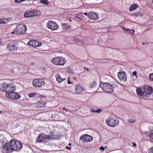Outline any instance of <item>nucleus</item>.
I'll return each mask as SVG.
<instances>
[{"label":"nucleus","mask_w":153,"mask_h":153,"mask_svg":"<svg viewBox=\"0 0 153 153\" xmlns=\"http://www.w3.org/2000/svg\"><path fill=\"white\" fill-rule=\"evenodd\" d=\"M51 62L54 65L57 66H61L65 64L66 60L62 57L59 56L53 58L51 59Z\"/></svg>","instance_id":"nucleus-5"},{"label":"nucleus","mask_w":153,"mask_h":153,"mask_svg":"<svg viewBox=\"0 0 153 153\" xmlns=\"http://www.w3.org/2000/svg\"><path fill=\"white\" fill-rule=\"evenodd\" d=\"M65 111H67H67H68V110H67V109H65Z\"/></svg>","instance_id":"nucleus-51"},{"label":"nucleus","mask_w":153,"mask_h":153,"mask_svg":"<svg viewBox=\"0 0 153 153\" xmlns=\"http://www.w3.org/2000/svg\"><path fill=\"white\" fill-rule=\"evenodd\" d=\"M32 85L35 88H40L45 85L44 80L42 79H36L33 81Z\"/></svg>","instance_id":"nucleus-8"},{"label":"nucleus","mask_w":153,"mask_h":153,"mask_svg":"<svg viewBox=\"0 0 153 153\" xmlns=\"http://www.w3.org/2000/svg\"><path fill=\"white\" fill-rule=\"evenodd\" d=\"M96 82L94 80L93 82H91L90 84L89 87L90 88H93L96 86Z\"/></svg>","instance_id":"nucleus-25"},{"label":"nucleus","mask_w":153,"mask_h":153,"mask_svg":"<svg viewBox=\"0 0 153 153\" xmlns=\"http://www.w3.org/2000/svg\"><path fill=\"white\" fill-rule=\"evenodd\" d=\"M88 18L94 20H98L99 18L98 16L96 13L93 12H89Z\"/></svg>","instance_id":"nucleus-19"},{"label":"nucleus","mask_w":153,"mask_h":153,"mask_svg":"<svg viewBox=\"0 0 153 153\" xmlns=\"http://www.w3.org/2000/svg\"><path fill=\"white\" fill-rule=\"evenodd\" d=\"M149 78L151 80L153 81V73L149 74Z\"/></svg>","instance_id":"nucleus-32"},{"label":"nucleus","mask_w":153,"mask_h":153,"mask_svg":"<svg viewBox=\"0 0 153 153\" xmlns=\"http://www.w3.org/2000/svg\"><path fill=\"white\" fill-rule=\"evenodd\" d=\"M37 142L39 143H45L48 142V140H45V138L44 134L41 133L39 134L36 139Z\"/></svg>","instance_id":"nucleus-15"},{"label":"nucleus","mask_w":153,"mask_h":153,"mask_svg":"<svg viewBox=\"0 0 153 153\" xmlns=\"http://www.w3.org/2000/svg\"><path fill=\"white\" fill-rule=\"evenodd\" d=\"M75 93L79 94L84 90V87L79 85H76L75 87Z\"/></svg>","instance_id":"nucleus-18"},{"label":"nucleus","mask_w":153,"mask_h":153,"mask_svg":"<svg viewBox=\"0 0 153 153\" xmlns=\"http://www.w3.org/2000/svg\"><path fill=\"white\" fill-rule=\"evenodd\" d=\"M1 40V39H0V45L1 43L2 42Z\"/></svg>","instance_id":"nucleus-47"},{"label":"nucleus","mask_w":153,"mask_h":153,"mask_svg":"<svg viewBox=\"0 0 153 153\" xmlns=\"http://www.w3.org/2000/svg\"><path fill=\"white\" fill-rule=\"evenodd\" d=\"M117 76L120 80L126 82L127 79V76L124 72H119L117 73Z\"/></svg>","instance_id":"nucleus-16"},{"label":"nucleus","mask_w":153,"mask_h":153,"mask_svg":"<svg viewBox=\"0 0 153 153\" xmlns=\"http://www.w3.org/2000/svg\"><path fill=\"white\" fill-rule=\"evenodd\" d=\"M0 90L6 93L15 91L16 87L14 84L13 83H2L0 85Z\"/></svg>","instance_id":"nucleus-2"},{"label":"nucleus","mask_w":153,"mask_h":153,"mask_svg":"<svg viewBox=\"0 0 153 153\" xmlns=\"http://www.w3.org/2000/svg\"><path fill=\"white\" fill-rule=\"evenodd\" d=\"M100 87L105 92L106 88L105 87V86L103 85V87H102L101 84H100Z\"/></svg>","instance_id":"nucleus-36"},{"label":"nucleus","mask_w":153,"mask_h":153,"mask_svg":"<svg viewBox=\"0 0 153 153\" xmlns=\"http://www.w3.org/2000/svg\"><path fill=\"white\" fill-rule=\"evenodd\" d=\"M68 84H73V83L71 82L69 79H68Z\"/></svg>","instance_id":"nucleus-42"},{"label":"nucleus","mask_w":153,"mask_h":153,"mask_svg":"<svg viewBox=\"0 0 153 153\" xmlns=\"http://www.w3.org/2000/svg\"><path fill=\"white\" fill-rule=\"evenodd\" d=\"M5 23V22L4 20L0 19V24H4Z\"/></svg>","instance_id":"nucleus-35"},{"label":"nucleus","mask_w":153,"mask_h":153,"mask_svg":"<svg viewBox=\"0 0 153 153\" xmlns=\"http://www.w3.org/2000/svg\"><path fill=\"white\" fill-rule=\"evenodd\" d=\"M2 113V112L0 111V114H1Z\"/></svg>","instance_id":"nucleus-53"},{"label":"nucleus","mask_w":153,"mask_h":153,"mask_svg":"<svg viewBox=\"0 0 153 153\" xmlns=\"http://www.w3.org/2000/svg\"><path fill=\"white\" fill-rule=\"evenodd\" d=\"M139 7V6L136 4H134L131 5L129 8V10L132 11L133 10H136L137 8Z\"/></svg>","instance_id":"nucleus-21"},{"label":"nucleus","mask_w":153,"mask_h":153,"mask_svg":"<svg viewBox=\"0 0 153 153\" xmlns=\"http://www.w3.org/2000/svg\"><path fill=\"white\" fill-rule=\"evenodd\" d=\"M10 141L12 145L14 151H19L20 150L22 147V145L21 143L14 139Z\"/></svg>","instance_id":"nucleus-6"},{"label":"nucleus","mask_w":153,"mask_h":153,"mask_svg":"<svg viewBox=\"0 0 153 153\" xmlns=\"http://www.w3.org/2000/svg\"><path fill=\"white\" fill-rule=\"evenodd\" d=\"M145 89L146 91L144 92L142 90L141 88H137L136 91L137 95L142 98H146L153 93V90L151 87L147 86L145 87Z\"/></svg>","instance_id":"nucleus-1"},{"label":"nucleus","mask_w":153,"mask_h":153,"mask_svg":"<svg viewBox=\"0 0 153 153\" xmlns=\"http://www.w3.org/2000/svg\"><path fill=\"white\" fill-rule=\"evenodd\" d=\"M25 0H15L14 2L16 3H18L25 1Z\"/></svg>","instance_id":"nucleus-31"},{"label":"nucleus","mask_w":153,"mask_h":153,"mask_svg":"<svg viewBox=\"0 0 153 153\" xmlns=\"http://www.w3.org/2000/svg\"><path fill=\"white\" fill-rule=\"evenodd\" d=\"M47 27L52 30H54L57 29L58 26L55 22L49 21L47 24Z\"/></svg>","instance_id":"nucleus-10"},{"label":"nucleus","mask_w":153,"mask_h":153,"mask_svg":"<svg viewBox=\"0 0 153 153\" xmlns=\"http://www.w3.org/2000/svg\"><path fill=\"white\" fill-rule=\"evenodd\" d=\"M49 135H50V136L51 137H52V139L53 138V134L52 132H51L49 134Z\"/></svg>","instance_id":"nucleus-40"},{"label":"nucleus","mask_w":153,"mask_h":153,"mask_svg":"<svg viewBox=\"0 0 153 153\" xmlns=\"http://www.w3.org/2000/svg\"><path fill=\"white\" fill-rule=\"evenodd\" d=\"M40 2L45 4H48L49 3V1L47 0H41L40 1Z\"/></svg>","instance_id":"nucleus-27"},{"label":"nucleus","mask_w":153,"mask_h":153,"mask_svg":"<svg viewBox=\"0 0 153 153\" xmlns=\"http://www.w3.org/2000/svg\"><path fill=\"white\" fill-rule=\"evenodd\" d=\"M128 122L129 123H132L134 122V121L132 120H128Z\"/></svg>","instance_id":"nucleus-39"},{"label":"nucleus","mask_w":153,"mask_h":153,"mask_svg":"<svg viewBox=\"0 0 153 153\" xmlns=\"http://www.w3.org/2000/svg\"><path fill=\"white\" fill-rule=\"evenodd\" d=\"M102 84L103 85L105 86V87L106 88V92L110 93L113 92L114 91V88L111 84H109L108 82L102 83Z\"/></svg>","instance_id":"nucleus-13"},{"label":"nucleus","mask_w":153,"mask_h":153,"mask_svg":"<svg viewBox=\"0 0 153 153\" xmlns=\"http://www.w3.org/2000/svg\"><path fill=\"white\" fill-rule=\"evenodd\" d=\"M55 77L57 81L59 83L61 82L62 81L64 80L65 79V78H62L60 76L59 74H56L55 75Z\"/></svg>","instance_id":"nucleus-20"},{"label":"nucleus","mask_w":153,"mask_h":153,"mask_svg":"<svg viewBox=\"0 0 153 153\" xmlns=\"http://www.w3.org/2000/svg\"><path fill=\"white\" fill-rule=\"evenodd\" d=\"M69 21H70V22H71L72 21L71 20V19H69Z\"/></svg>","instance_id":"nucleus-52"},{"label":"nucleus","mask_w":153,"mask_h":153,"mask_svg":"<svg viewBox=\"0 0 153 153\" xmlns=\"http://www.w3.org/2000/svg\"><path fill=\"white\" fill-rule=\"evenodd\" d=\"M15 91L5 93V96L7 98L13 99L17 100L21 97V96L18 93L15 92Z\"/></svg>","instance_id":"nucleus-9"},{"label":"nucleus","mask_w":153,"mask_h":153,"mask_svg":"<svg viewBox=\"0 0 153 153\" xmlns=\"http://www.w3.org/2000/svg\"><path fill=\"white\" fill-rule=\"evenodd\" d=\"M84 14L85 16H87L88 17H89V13H84Z\"/></svg>","instance_id":"nucleus-41"},{"label":"nucleus","mask_w":153,"mask_h":153,"mask_svg":"<svg viewBox=\"0 0 153 153\" xmlns=\"http://www.w3.org/2000/svg\"><path fill=\"white\" fill-rule=\"evenodd\" d=\"M149 153H153V147L149 149Z\"/></svg>","instance_id":"nucleus-34"},{"label":"nucleus","mask_w":153,"mask_h":153,"mask_svg":"<svg viewBox=\"0 0 153 153\" xmlns=\"http://www.w3.org/2000/svg\"><path fill=\"white\" fill-rule=\"evenodd\" d=\"M122 28L125 31L132 34L134 32V30L132 29H130L126 28L125 27H123Z\"/></svg>","instance_id":"nucleus-22"},{"label":"nucleus","mask_w":153,"mask_h":153,"mask_svg":"<svg viewBox=\"0 0 153 153\" xmlns=\"http://www.w3.org/2000/svg\"><path fill=\"white\" fill-rule=\"evenodd\" d=\"M4 147V149L7 153H10L14 151L12 145L10 141L6 143Z\"/></svg>","instance_id":"nucleus-12"},{"label":"nucleus","mask_w":153,"mask_h":153,"mask_svg":"<svg viewBox=\"0 0 153 153\" xmlns=\"http://www.w3.org/2000/svg\"><path fill=\"white\" fill-rule=\"evenodd\" d=\"M99 149L100 150L104 151L105 150V148L102 146H101L99 148Z\"/></svg>","instance_id":"nucleus-38"},{"label":"nucleus","mask_w":153,"mask_h":153,"mask_svg":"<svg viewBox=\"0 0 153 153\" xmlns=\"http://www.w3.org/2000/svg\"><path fill=\"white\" fill-rule=\"evenodd\" d=\"M27 44L30 46L35 48L40 47L42 44L41 42H39L35 40H31L28 42Z\"/></svg>","instance_id":"nucleus-14"},{"label":"nucleus","mask_w":153,"mask_h":153,"mask_svg":"<svg viewBox=\"0 0 153 153\" xmlns=\"http://www.w3.org/2000/svg\"><path fill=\"white\" fill-rule=\"evenodd\" d=\"M145 44V43L144 42H143L142 43V45H144Z\"/></svg>","instance_id":"nucleus-48"},{"label":"nucleus","mask_w":153,"mask_h":153,"mask_svg":"<svg viewBox=\"0 0 153 153\" xmlns=\"http://www.w3.org/2000/svg\"><path fill=\"white\" fill-rule=\"evenodd\" d=\"M45 138L46 140H47V139L49 140L52 139V137L49 134H44Z\"/></svg>","instance_id":"nucleus-26"},{"label":"nucleus","mask_w":153,"mask_h":153,"mask_svg":"<svg viewBox=\"0 0 153 153\" xmlns=\"http://www.w3.org/2000/svg\"><path fill=\"white\" fill-rule=\"evenodd\" d=\"M75 18H77L78 17H76Z\"/></svg>","instance_id":"nucleus-55"},{"label":"nucleus","mask_w":153,"mask_h":153,"mask_svg":"<svg viewBox=\"0 0 153 153\" xmlns=\"http://www.w3.org/2000/svg\"><path fill=\"white\" fill-rule=\"evenodd\" d=\"M152 3H153V1H152Z\"/></svg>","instance_id":"nucleus-57"},{"label":"nucleus","mask_w":153,"mask_h":153,"mask_svg":"<svg viewBox=\"0 0 153 153\" xmlns=\"http://www.w3.org/2000/svg\"><path fill=\"white\" fill-rule=\"evenodd\" d=\"M65 148L66 149H71V148L70 147H68V146H66V147H65Z\"/></svg>","instance_id":"nucleus-45"},{"label":"nucleus","mask_w":153,"mask_h":153,"mask_svg":"<svg viewBox=\"0 0 153 153\" xmlns=\"http://www.w3.org/2000/svg\"><path fill=\"white\" fill-rule=\"evenodd\" d=\"M68 145L69 146H71V143H69L68 144Z\"/></svg>","instance_id":"nucleus-50"},{"label":"nucleus","mask_w":153,"mask_h":153,"mask_svg":"<svg viewBox=\"0 0 153 153\" xmlns=\"http://www.w3.org/2000/svg\"><path fill=\"white\" fill-rule=\"evenodd\" d=\"M62 109L64 110H65L66 109L65 108V107H63V108H62Z\"/></svg>","instance_id":"nucleus-49"},{"label":"nucleus","mask_w":153,"mask_h":153,"mask_svg":"<svg viewBox=\"0 0 153 153\" xmlns=\"http://www.w3.org/2000/svg\"><path fill=\"white\" fill-rule=\"evenodd\" d=\"M105 123L108 126L114 127L119 125V121L116 116L112 115L110 116L105 120Z\"/></svg>","instance_id":"nucleus-3"},{"label":"nucleus","mask_w":153,"mask_h":153,"mask_svg":"<svg viewBox=\"0 0 153 153\" xmlns=\"http://www.w3.org/2000/svg\"><path fill=\"white\" fill-rule=\"evenodd\" d=\"M149 137L151 141L153 142V133H151L150 134Z\"/></svg>","instance_id":"nucleus-30"},{"label":"nucleus","mask_w":153,"mask_h":153,"mask_svg":"<svg viewBox=\"0 0 153 153\" xmlns=\"http://www.w3.org/2000/svg\"><path fill=\"white\" fill-rule=\"evenodd\" d=\"M84 69L85 70H86L87 71L89 70V68H87L85 67H84Z\"/></svg>","instance_id":"nucleus-46"},{"label":"nucleus","mask_w":153,"mask_h":153,"mask_svg":"<svg viewBox=\"0 0 153 153\" xmlns=\"http://www.w3.org/2000/svg\"><path fill=\"white\" fill-rule=\"evenodd\" d=\"M28 97H33L36 95V94L34 93H29L28 94Z\"/></svg>","instance_id":"nucleus-29"},{"label":"nucleus","mask_w":153,"mask_h":153,"mask_svg":"<svg viewBox=\"0 0 153 153\" xmlns=\"http://www.w3.org/2000/svg\"><path fill=\"white\" fill-rule=\"evenodd\" d=\"M79 140L85 143H87L92 141L93 137L90 135L86 134L81 136Z\"/></svg>","instance_id":"nucleus-11"},{"label":"nucleus","mask_w":153,"mask_h":153,"mask_svg":"<svg viewBox=\"0 0 153 153\" xmlns=\"http://www.w3.org/2000/svg\"><path fill=\"white\" fill-rule=\"evenodd\" d=\"M41 13L40 11L36 10H32L31 11H26L24 14V16L26 17H30L40 15Z\"/></svg>","instance_id":"nucleus-7"},{"label":"nucleus","mask_w":153,"mask_h":153,"mask_svg":"<svg viewBox=\"0 0 153 153\" xmlns=\"http://www.w3.org/2000/svg\"><path fill=\"white\" fill-rule=\"evenodd\" d=\"M102 111V110L101 109L99 108L97 109V110H96V112L100 113Z\"/></svg>","instance_id":"nucleus-37"},{"label":"nucleus","mask_w":153,"mask_h":153,"mask_svg":"<svg viewBox=\"0 0 153 153\" xmlns=\"http://www.w3.org/2000/svg\"><path fill=\"white\" fill-rule=\"evenodd\" d=\"M62 25L64 29H69L70 28V27L69 26L67 25L66 24H62Z\"/></svg>","instance_id":"nucleus-23"},{"label":"nucleus","mask_w":153,"mask_h":153,"mask_svg":"<svg viewBox=\"0 0 153 153\" xmlns=\"http://www.w3.org/2000/svg\"><path fill=\"white\" fill-rule=\"evenodd\" d=\"M27 27L23 24H19L16 27L15 29L11 33L13 34L15 33L16 34H24L26 32Z\"/></svg>","instance_id":"nucleus-4"},{"label":"nucleus","mask_w":153,"mask_h":153,"mask_svg":"<svg viewBox=\"0 0 153 153\" xmlns=\"http://www.w3.org/2000/svg\"><path fill=\"white\" fill-rule=\"evenodd\" d=\"M137 72L136 71H134L132 73V75L135 76L137 78L138 76L137 75Z\"/></svg>","instance_id":"nucleus-33"},{"label":"nucleus","mask_w":153,"mask_h":153,"mask_svg":"<svg viewBox=\"0 0 153 153\" xmlns=\"http://www.w3.org/2000/svg\"><path fill=\"white\" fill-rule=\"evenodd\" d=\"M90 111L91 112H96V110H94L93 109H91L90 110Z\"/></svg>","instance_id":"nucleus-43"},{"label":"nucleus","mask_w":153,"mask_h":153,"mask_svg":"<svg viewBox=\"0 0 153 153\" xmlns=\"http://www.w3.org/2000/svg\"><path fill=\"white\" fill-rule=\"evenodd\" d=\"M73 41L75 43H77L78 42H82V40H79L78 38L74 37L73 39Z\"/></svg>","instance_id":"nucleus-24"},{"label":"nucleus","mask_w":153,"mask_h":153,"mask_svg":"<svg viewBox=\"0 0 153 153\" xmlns=\"http://www.w3.org/2000/svg\"><path fill=\"white\" fill-rule=\"evenodd\" d=\"M7 49L11 52H13L17 50V48L15 45L12 43H9L7 46Z\"/></svg>","instance_id":"nucleus-17"},{"label":"nucleus","mask_w":153,"mask_h":153,"mask_svg":"<svg viewBox=\"0 0 153 153\" xmlns=\"http://www.w3.org/2000/svg\"><path fill=\"white\" fill-rule=\"evenodd\" d=\"M147 132H146L145 133V134H147Z\"/></svg>","instance_id":"nucleus-54"},{"label":"nucleus","mask_w":153,"mask_h":153,"mask_svg":"<svg viewBox=\"0 0 153 153\" xmlns=\"http://www.w3.org/2000/svg\"><path fill=\"white\" fill-rule=\"evenodd\" d=\"M66 70L68 73H74L72 69H71L70 67H67L66 68Z\"/></svg>","instance_id":"nucleus-28"},{"label":"nucleus","mask_w":153,"mask_h":153,"mask_svg":"<svg viewBox=\"0 0 153 153\" xmlns=\"http://www.w3.org/2000/svg\"><path fill=\"white\" fill-rule=\"evenodd\" d=\"M146 44H148V43H146Z\"/></svg>","instance_id":"nucleus-56"},{"label":"nucleus","mask_w":153,"mask_h":153,"mask_svg":"<svg viewBox=\"0 0 153 153\" xmlns=\"http://www.w3.org/2000/svg\"><path fill=\"white\" fill-rule=\"evenodd\" d=\"M137 146L136 144L135 143H133V146L134 147H135Z\"/></svg>","instance_id":"nucleus-44"}]
</instances>
